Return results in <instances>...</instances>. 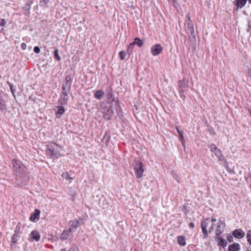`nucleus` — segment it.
Listing matches in <instances>:
<instances>
[{"mask_svg": "<svg viewBox=\"0 0 251 251\" xmlns=\"http://www.w3.org/2000/svg\"><path fill=\"white\" fill-rule=\"evenodd\" d=\"M12 162L17 183L20 185H25L28 180V177L25 172V167L16 159H13Z\"/></svg>", "mask_w": 251, "mask_h": 251, "instance_id": "f257e3e1", "label": "nucleus"}, {"mask_svg": "<svg viewBox=\"0 0 251 251\" xmlns=\"http://www.w3.org/2000/svg\"><path fill=\"white\" fill-rule=\"evenodd\" d=\"M72 83V79L70 75H67L62 85V91L59 102L61 104H66L68 100V95L70 92Z\"/></svg>", "mask_w": 251, "mask_h": 251, "instance_id": "f03ea898", "label": "nucleus"}, {"mask_svg": "<svg viewBox=\"0 0 251 251\" xmlns=\"http://www.w3.org/2000/svg\"><path fill=\"white\" fill-rule=\"evenodd\" d=\"M83 219L74 220L69 222L68 226L61 234V238L63 239H67L75 230L76 228L84 224Z\"/></svg>", "mask_w": 251, "mask_h": 251, "instance_id": "7ed1b4c3", "label": "nucleus"}, {"mask_svg": "<svg viewBox=\"0 0 251 251\" xmlns=\"http://www.w3.org/2000/svg\"><path fill=\"white\" fill-rule=\"evenodd\" d=\"M217 220L215 218H212L211 220L209 218L204 219L201 223V227L202 233L204 235V238H207L208 237V225H210L209 227V232H211L214 229V223L216 222Z\"/></svg>", "mask_w": 251, "mask_h": 251, "instance_id": "20e7f679", "label": "nucleus"}, {"mask_svg": "<svg viewBox=\"0 0 251 251\" xmlns=\"http://www.w3.org/2000/svg\"><path fill=\"white\" fill-rule=\"evenodd\" d=\"M178 87L180 97L182 99H185L184 92L188 89V81L185 79L178 81Z\"/></svg>", "mask_w": 251, "mask_h": 251, "instance_id": "39448f33", "label": "nucleus"}, {"mask_svg": "<svg viewBox=\"0 0 251 251\" xmlns=\"http://www.w3.org/2000/svg\"><path fill=\"white\" fill-rule=\"evenodd\" d=\"M100 111L103 114V118L106 120H110L113 114V111L111 105L102 107L100 108Z\"/></svg>", "mask_w": 251, "mask_h": 251, "instance_id": "423d86ee", "label": "nucleus"}, {"mask_svg": "<svg viewBox=\"0 0 251 251\" xmlns=\"http://www.w3.org/2000/svg\"><path fill=\"white\" fill-rule=\"evenodd\" d=\"M135 175L137 178H140L143 175L144 170L143 168V164L141 162H136L134 167Z\"/></svg>", "mask_w": 251, "mask_h": 251, "instance_id": "0eeeda50", "label": "nucleus"}, {"mask_svg": "<svg viewBox=\"0 0 251 251\" xmlns=\"http://www.w3.org/2000/svg\"><path fill=\"white\" fill-rule=\"evenodd\" d=\"M226 225L225 222L219 220L215 230V234L217 237H219L224 232Z\"/></svg>", "mask_w": 251, "mask_h": 251, "instance_id": "6e6552de", "label": "nucleus"}, {"mask_svg": "<svg viewBox=\"0 0 251 251\" xmlns=\"http://www.w3.org/2000/svg\"><path fill=\"white\" fill-rule=\"evenodd\" d=\"M163 50V47L161 44H156L152 46L151 51L153 56H157L162 52Z\"/></svg>", "mask_w": 251, "mask_h": 251, "instance_id": "1a4fd4ad", "label": "nucleus"}, {"mask_svg": "<svg viewBox=\"0 0 251 251\" xmlns=\"http://www.w3.org/2000/svg\"><path fill=\"white\" fill-rule=\"evenodd\" d=\"M215 155L218 157V160L224 162V165L225 168H228V164L224 157L222 155V152L220 150H216L214 152Z\"/></svg>", "mask_w": 251, "mask_h": 251, "instance_id": "9d476101", "label": "nucleus"}, {"mask_svg": "<svg viewBox=\"0 0 251 251\" xmlns=\"http://www.w3.org/2000/svg\"><path fill=\"white\" fill-rule=\"evenodd\" d=\"M233 236L237 238L241 239L245 236V232L240 228L235 229L232 232Z\"/></svg>", "mask_w": 251, "mask_h": 251, "instance_id": "9b49d317", "label": "nucleus"}, {"mask_svg": "<svg viewBox=\"0 0 251 251\" xmlns=\"http://www.w3.org/2000/svg\"><path fill=\"white\" fill-rule=\"evenodd\" d=\"M54 110L55 111V116L57 118H60L65 113L64 108L62 106H56Z\"/></svg>", "mask_w": 251, "mask_h": 251, "instance_id": "f8f14e48", "label": "nucleus"}, {"mask_svg": "<svg viewBox=\"0 0 251 251\" xmlns=\"http://www.w3.org/2000/svg\"><path fill=\"white\" fill-rule=\"evenodd\" d=\"M40 211L39 210L36 209L34 212L31 214L30 220L34 222H36L39 219Z\"/></svg>", "mask_w": 251, "mask_h": 251, "instance_id": "ddd939ff", "label": "nucleus"}, {"mask_svg": "<svg viewBox=\"0 0 251 251\" xmlns=\"http://www.w3.org/2000/svg\"><path fill=\"white\" fill-rule=\"evenodd\" d=\"M187 28L188 30L191 33L192 35L194 34V29L193 24L190 17H188V21L187 23Z\"/></svg>", "mask_w": 251, "mask_h": 251, "instance_id": "4468645a", "label": "nucleus"}, {"mask_svg": "<svg viewBox=\"0 0 251 251\" xmlns=\"http://www.w3.org/2000/svg\"><path fill=\"white\" fill-rule=\"evenodd\" d=\"M247 2V0H236L234 1V5L238 8H241L245 6Z\"/></svg>", "mask_w": 251, "mask_h": 251, "instance_id": "2eb2a0df", "label": "nucleus"}, {"mask_svg": "<svg viewBox=\"0 0 251 251\" xmlns=\"http://www.w3.org/2000/svg\"><path fill=\"white\" fill-rule=\"evenodd\" d=\"M40 235L38 232L36 231H33L30 234V238L36 241H38L40 239Z\"/></svg>", "mask_w": 251, "mask_h": 251, "instance_id": "dca6fc26", "label": "nucleus"}, {"mask_svg": "<svg viewBox=\"0 0 251 251\" xmlns=\"http://www.w3.org/2000/svg\"><path fill=\"white\" fill-rule=\"evenodd\" d=\"M240 250V245L238 243H234L228 246L229 251H238Z\"/></svg>", "mask_w": 251, "mask_h": 251, "instance_id": "f3484780", "label": "nucleus"}, {"mask_svg": "<svg viewBox=\"0 0 251 251\" xmlns=\"http://www.w3.org/2000/svg\"><path fill=\"white\" fill-rule=\"evenodd\" d=\"M177 242L180 246H184L186 245L185 238L183 236L177 237Z\"/></svg>", "mask_w": 251, "mask_h": 251, "instance_id": "a211bd4d", "label": "nucleus"}, {"mask_svg": "<svg viewBox=\"0 0 251 251\" xmlns=\"http://www.w3.org/2000/svg\"><path fill=\"white\" fill-rule=\"evenodd\" d=\"M103 91L102 90H99L95 93L94 97L97 99L100 100L101 98V97L103 96Z\"/></svg>", "mask_w": 251, "mask_h": 251, "instance_id": "6ab92c4d", "label": "nucleus"}, {"mask_svg": "<svg viewBox=\"0 0 251 251\" xmlns=\"http://www.w3.org/2000/svg\"><path fill=\"white\" fill-rule=\"evenodd\" d=\"M171 175L173 176V177H174V178L176 180V181L178 182V183H180V180H181V178L180 177H179V176H178V175L177 174V173H176V171H172L171 172Z\"/></svg>", "mask_w": 251, "mask_h": 251, "instance_id": "aec40b11", "label": "nucleus"}, {"mask_svg": "<svg viewBox=\"0 0 251 251\" xmlns=\"http://www.w3.org/2000/svg\"><path fill=\"white\" fill-rule=\"evenodd\" d=\"M134 46H135V43L132 42L128 46V47L127 48V53L129 55H130L132 54L133 50L134 48Z\"/></svg>", "mask_w": 251, "mask_h": 251, "instance_id": "412c9836", "label": "nucleus"}, {"mask_svg": "<svg viewBox=\"0 0 251 251\" xmlns=\"http://www.w3.org/2000/svg\"><path fill=\"white\" fill-rule=\"evenodd\" d=\"M219 240V245L223 247V248L226 246L227 243L226 240L224 239L223 238L220 237V236L218 237Z\"/></svg>", "mask_w": 251, "mask_h": 251, "instance_id": "4be33fe9", "label": "nucleus"}, {"mask_svg": "<svg viewBox=\"0 0 251 251\" xmlns=\"http://www.w3.org/2000/svg\"><path fill=\"white\" fill-rule=\"evenodd\" d=\"M132 43H134L135 45H137L139 47H142L143 45V41L138 37H136Z\"/></svg>", "mask_w": 251, "mask_h": 251, "instance_id": "5701e85b", "label": "nucleus"}, {"mask_svg": "<svg viewBox=\"0 0 251 251\" xmlns=\"http://www.w3.org/2000/svg\"><path fill=\"white\" fill-rule=\"evenodd\" d=\"M0 108L1 110L6 109L5 101L1 96H0Z\"/></svg>", "mask_w": 251, "mask_h": 251, "instance_id": "b1692460", "label": "nucleus"}, {"mask_svg": "<svg viewBox=\"0 0 251 251\" xmlns=\"http://www.w3.org/2000/svg\"><path fill=\"white\" fill-rule=\"evenodd\" d=\"M32 3L31 0H30L29 2H27L25 5L24 7V9L25 10V11L27 13H29V10L30 9V5L31 3Z\"/></svg>", "mask_w": 251, "mask_h": 251, "instance_id": "393cba45", "label": "nucleus"}, {"mask_svg": "<svg viewBox=\"0 0 251 251\" xmlns=\"http://www.w3.org/2000/svg\"><path fill=\"white\" fill-rule=\"evenodd\" d=\"M62 176L66 180H69L70 182L73 180L72 177L70 176V175L67 172L63 173Z\"/></svg>", "mask_w": 251, "mask_h": 251, "instance_id": "a878e982", "label": "nucleus"}, {"mask_svg": "<svg viewBox=\"0 0 251 251\" xmlns=\"http://www.w3.org/2000/svg\"><path fill=\"white\" fill-rule=\"evenodd\" d=\"M126 52L125 51H124V50L121 51L119 52V56H120V59L122 60H124L126 59Z\"/></svg>", "mask_w": 251, "mask_h": 251, "instance_id": "bb28decb", "label": "nucleus"}, {"mask_svg": "<svg viewBox=\"0 0 251 251\" xmlns=\"http://www.w3.org/2000/svg\"><path fill=\"white\" fill-rule=\"evenodd\" d=\"M54 56L55 59L57 61H60L61 58L58 54V50L57 49H56L54 51Z\"/></svg>", "mask_w": 251, "mask_h": 251, "instance_id": "cd10ccee", "label": "nucleus"}, {"mask_svg": "<svg viewBox=\"0 0 251 251\" xmlns=\"http://www.w3.org/2000/svg\"><path fill=\"white\" fill-rule=\"evenodd\" d=\"M247 238L248 243L251 245V230H248L247 233Z\"/></svg>", "mask_w": 251, "mask_h": 251, "instance_id": "c85d7f7f", "label": "nucleus"}, {"mask_svg": "<svg viewBox=\"0 0 251 251\" xmlns=\"http://www.w3.org/2000/svg\"><path fill=\"white\" fill-rule=\"evenodd\" d=\"M18 236V233H16V232L13 235L12 238V242L13 243H16L17 242Z\"/></svg>", "mask_w": 251, "mask_h": 251, "instance_id": "c756f323", "label": "nucleus"}, {"mask_svg": "<svg viewBox=\"0 0 251 251\" xmlns=\"http://www.w3.org/2000/svg\"><path fill=\"white\" fill-rule=\"evenodd\" d=\"M110 139V134L109 133H106L103 138L102 140L105 141H108Z\"/></svg>", "mask_w": 251, "mask_h": 251, "instance_id": "7c9ffc66", "label": "nucleus"}, {"mask_svg": "<svg viewBox=\"0 0 251 251\" xmlns=\"http://www.w3.org/2000/svg\"><path fill=\"white\" fill-rule=\"evenodd\" d=\"M176 130H177L178 133L179 134V135L180 136V140H184V137L183 136V132L181 130H180L178 127H176Z\"/></svg>", "mask_w": 251, "mask_h": 251, "instance_id": "2f4dec72", "label": "nucleus"}, {"mask_svg": "<svg viewBox=\"0 0 251 251\" xmlns=\"http://www.w3.org/2000/svg\"><path fill=\"white\" fill-rule=\"evenodd\" d=\"M9 87L10 88V90H11L12 94L13 95L16 91V89L14 88L13 85L12 84H11L10 83H9Z\"/></svg>", "mask_w": 251, "mask_h": 251, "instance_id": "473e14b6", "label": "nucleus"}, {"mask_svg": "<svg viewBox=\"0 0 251 251\" xmlns=\"http://www.w3.org/2000/svg\"><path fill=\"white\" fill-rule=\"evenodd\" d=\"M216 150H218L217 147L215 145L212 144L211 146V151L214 152Z\"/></svg>", "mask_w": 251, "mask_h": 251, "instance_id": "72a5a7b5", "label": "nucleus"}, {"mask_svg": "<svg viewBox=\"0 0 251 251\" xmlns=\"http://www.w3.org/2000/svg\"><path fill=\"white\" fill-rule=\"evenodd\" d=\"M34 51L36 53H39L40 51V49L38 47H35L34 48Z\"/></svg>", "mask_w": 251, "mask_h": 251, "instance_id": "f704fd0d", "label": "nucleus"}, {"mask_svg": "<svg viewBox=\"0 0 251 251\" xmlns=\"http://www.w3.org/2000/svg\"><path fill=\"white\" fill-rule=\"evenodd\" d=\"M40 5L41 6H45L47 4L46 0H40Z\"/></svg>", "mask_w": 251, "mask_h": 251, "instance_id": "c9c22d12", "label": "nucleus"}, {"mask_svg": "<svg viewBox=\"0 0 251 251\" xmlns=\"http://www.w3.org/2000/svg\"><path fill=\"white\" fill-rule=\"evenodd\" d=\"M6 22L4 19H1L0 23V26H4L6 24Z\"/></svg>", "mask_w": 251, "mask_h": 251, "instance_id": "e433bc0d", "label": "nucleus"}, {"mask_svg": "<svg viewBox=\"0 0 251 251\" xmlns=\"http://www.w3.org/2000/svg\"><path fill=\"white\" fill-rule=\"evenodd\" d=\"M46 130V129H42L41 130H40V132H39V135L40 136H41L42 135H44L45 134V131Z\"/></svg>", "mask_w": 251, "mask_h": 251, "instance_id": "4c0bfd02", "label": "nucleus"}, {"mask_svg": "<svg viewBox=\"0 0 251 251\" xmlns=\"http://www.w3.org/2000/svg\"><path fill=\"white\" fill-rule=\"evenodd\" d=\"M26 48V45L25 43H23L22 44H21V48L23 49V50H25Z\"/></svg>", "mask_w": 251, "mask_h": 251, "instance_id": "58836bf2", "label": "nucleus"}, {"mask_svg": "<svg viewBox=\"0 0 251 251\" xmlns=\"http://www.w3.org/2000/svg\"><path fill=\"white\" fill-rule=\"evenodd\" d=\"M46 66H45L44 65H43L42 67L40 68L41 71L42 72H44L45 73H46Z\"/></svg>", "mask_w": 251, "mask_h": 251, "instance_id": "ea45409f", "label": "nucleus"}, {"mask_svg": "<svg viewBox=\"0 0 251 251\" xmlns=\"http://www.w3.org/2000/svg\"><path fill=\"white\" fill-rule=\"evenodd\" d=\"M68 251H77V249L75 247H73Z\"/></svg>", "mask_w": 251, "mask_h": 251, "instance_id": "a19ab883", "label": "nucleus"}, {"mask_svg": "<svg viewBox=\"0 0 251 251\" xmlns=\"http://www.w3.org/2000/svg\"><path fill=\"white\" fill-rule=\"evenodd\" d=\"M189 226L191 228H194V227L195 226V225L193 223H190L189 224Z\"/></svg>", "mask_w": 251, "mask_h": 251, "instance_id": "79ce46f5", "label": "nucleus"}, {"mask_svg": "<svg viewBox=\"0 0 251 251\" xmlns=\"http://www.w3.org/2000/svg\"><path fill=\"white\" fill-rule=\"evenodd\" d=\"M248 74L249 76L250 77V78H251V69H249L248 70Z\"/></svg>", "mask_w": 251, "mask_h": 251, "instance_id": "37998d69", "label": "nucleus"}, {"mask_svg": "<svg viewBox=\"0 0 251 251\" xmlns=\"http://www.w3.org/2000/svg\"><path fill=\"white\" fill-rule=\"evenodd\" d=\"M227 240L229 241V242H231L232 240V237L231 236H229L228 237H227Z\"/></svg>", "mask_w": 251, "mask_h": 251, "instance_id": "c03bdc74", "label": "nucleus"}, {"mask_svg": "<svg viewBox=\"0 0 251 251\" xmlns=\"http://www.w3.org/2000/svg\"><path fill=\"white\" fill-rule=\"evenodd\" d=\"M168 1L172 4H174L176 2V0H168Z\"/></svg>", "mask_w": 251, "mask_h": 251, "instance_id": "a18cd8bd", "label": "nucleus"}, {"mask_svg": "<svg viewBox=\"0 0 251 251\" xmlns=\"http://www.w3.org/2000/svg\"><path fill=\"white\" fill-rule=\"evenodd\" d=\"M182 145H183V146L184 147V149H185V146L184 145V142H182Z\"/></svg>", "mask_w": 251, "mask_h": 251, "instance_id": "49530a36", "label": "nucleus"}, {"mask_svg": "<svg viewBox=\"0 0 251 251\" xmlns=\"http://www.w3.org/2000/svg\"><path fill=\"white\" fill-rule=\"evenodd\" d=\"M65 251V249H62V250H61V251Z\"/></svg>", "mask_w": 251, "mask_h": 251, "instance_id": "de8ad7c7", "label": "nucleus"}, {"mask_svg": "<svg viewBox=\"0 0 251 251\" xmlns=\"http://www.w3.org/2000/svg\"><path fill=\"white\" fill-rule=\"evenodd\" d=\"M210 226V225H208L207 227H208V228H209V226Z\"/></svg>", "mask_w": 251, "mask_h": 251, "instance_id": "09e8293b", "label": "nucleus"}, {"mask_svg": "<svg viewBox=\"0 0 251 251\" xmlns=\"http://www.w3.org/2000/svg\"><path fill=\"white\" fill-rule=\"evenodd\" d=\"M108 95H109V96H110L111 97L112 96V95H111V94H110H110H109Z\"/></svg>", "mask_w": 251, "mask_h": 251, "instance_id": "8fccbe9b", "label": "nucleus"}]
</instances>
